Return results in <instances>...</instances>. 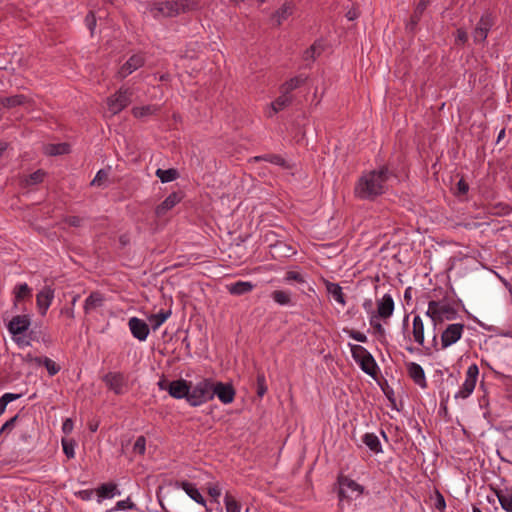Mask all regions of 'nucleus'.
Masks as SVG:
<instances>
[{"instance_id": "55", "label": "nucleus", "mask_w": 512, "mask_h": 512, "mask_svg": "<svg viewBox=\"0 0 512 512\" xmlns=\"http://www.w3.org/2000/svg\"><path fill=\"white\" fill-rule=\"evenodd\" d=\"M85 22L88 29L91 31V33H93L94 28L96 26V19L92 12L86 16Z\"/></svg>"}, {"instance_id": "49", "label": "nucleus", "mask_w": 512, "mask_h": 512, "mask_svg": "<svg viewBox=\"0 0 512 512\" xmlns=\"http://www.w3.org/2000/svg\"><path fill=\"white\" fill-rule=\"evenodd\" d=\"M344 332L347 333L350 338H352L358 342L366 343L368 341L367 336L362 332L352 330V329H345Z\"/></svg>"}, {"instance_id": "15", "label": "nucleus", "mask_w": 512, "mask_h": 512, "mask_svg": "<svg viewBox=\"0 0 512 512\" xmlns=\"http://www.w3.org/2000/svg\"><path fill=\"white\" fill-rule=\"evenodd\" d=\"M394 312V300L390 294H385L381 299L377 300V317L387 320Z\"/></svg>"}, {"instance_id": "48", "label": "nucleus", "mask_w": 512, "mask_h": 512, "mask_svg": "<svg viewBox=\"0 0 512 512\" xmlns=\"http://www.w3.org/2000/svg\"><path fill=\"white\" fill-rule=\"evenodd\" d=\"M284 280L287 283H291V282L304 283L305 282L303 275L297 271H288L285 275Z\"/></svg>"}, {"instance_id": "18", "label": "nucleus", "mask_w": 512, "mask_h": 512, "mask_svg": "<svg viewBox=\"0 0 512 512\" xmlns=\"http://www.w3.org/2000/svg\"><path fill=\"white\" fill-rule=\"evenodd\" d=\"M175 486L182 489L196 503L202 506H206V500L195 486V484L188 481H177Z\"/></svg>"}, {"instance_id": "2", "label": "nucleus", "mask_w": 512, "mask_h": 512, "mask_svg": "<svg viewBox=\"0 0 512 512\" xmlns=\"http://www.w3.org/2000/svg\"><path fill=\"white\" fill-rule=\"evenodd\" d=\"M425 314L431 319L435 330L437 326L441 325L443 322L455 320L458 312L448 301L431 300L428 302V308Z\"/></svg>"}, {"instance_id": "47", "label": "nucleus", "mask_w": 512, "mask_h": 512, "mask_svg": "<svg viewBox=\"0 0 512 512\" xmlns=\"http://www.w3.org/2000/svg\"><path fill=\"white\" fill-rule=\"evenodd\" d=\"M208 494L214 499L215 502H218V498L221 495L222 489L219 483L208 484L207 486Z\"/></svg>"}, {"instance_id": "6", "label": "nucleus", "mask_w": 512, "mask_h": 512, "mask_svg": "<svg viewBox=\"0 0 512 512\" xmlns=\"http://www.w3.org/2000/svg\"><path fill=\"white\" fill-rule=\"evenodd\" d=\"M213 399V381L208 378L199 380L191 385L188 395V404L192 407L200 406Z\"/></svg>"}, {"instance_id": "36", "label": "nucleus", "mask_w": 512, "mask_h": 512, "mask_svg": "<svg viewBox=\"0 0 512 512\" xmlns=\"http://www.w3.org/2000/svg\"><path fill=\"white\" fill-rule=\"evenodd\" d=\"M69 152V145L66 143L48 144L45 146V153L51 156L62 155Z\"/></svg>"}, {"instance_id": "5", "label": "nucleus", "mask_w": 512, "mask_h": 512, "mask_svg": "<svg viewBox=\"0 0 512 512\" xmlns=\"http://www.w3.org/2000/svg\"><path fill=\"white\" fill-rule=\"evenodd\" d=\"M354 361L360 366L363 372L375 378L379 371L378 365L372 354L363 346L348 344Z\"/></svg>"}, {"instance_id": "10", "label": "nucleus", "mask_w": 512, "mask_h": 512, "mask_svg": "<svg viewBox=\"0 0 512 512\" xmlns=\"http://www.w3.org/2000/svg\"><path fill=\"white\" fill-rule=\"evenodd\" d=\"M339 485V497L341 500L344 498L357 499L364 492V487L362 485L348 477L340 478Z\"/></svg>"}, {"instance_id": "33", "label": "nucleus", "mask_w": 512, "mask_h": 512, "mask_svg": "<svg viewBox=\"0 0 512 512\" xmlns=\"http://www.w3.org/2000/svg\"><path fill=\"white\" fill-rule=\"evenodd\" d=\"M272 299L281 306L292 305V294L290 291L275 290L271 293Z\"/></svg>"}, {"instance_id": "53", "label": "nucleus", "mask_w": 512, "mask_h": 512, "mask_svg": "<svg viewBox=\"0 0 512 512\" xmlns=\"http://www.w3.org/2000/svg\"><path fill=\"white\" fill-rule=\"evenodd\" d=\"M17 419L18 416L16 415L9 419L8 421H6L0 429V435L10 432L14 428Z\"/></svg>"}, {"instance_id": "11", "label": "nucleus", "mask_w": 512, "mask_h": 512, "mask_svg": "<svg viewBox=\"0 0 512 512\" xmlns=\"http://www.w3.org/2000/svg\"><path fill=\"white\" fill-rule=\"evenodd\" d=\"M106 386L115 394H123L127 391V379L120 372H109L103 377Z\"/></svg>"}, {"instance_id": "39", "label": "nucleus", "mask_w": 512, "mask_h": 512, "mask_svg": "<svg viewBox=\"0 0 512 512\" xmlns=\"http://www.w3.org/2000/svg\"><path fill=\"white\" fill-rule=\"evenodd\" d=\"M35 361L39 365H44L51 376L57 374L60 370V367L50 358H36Z\"/></svg>"}, {"instance_id": "8", "label": "nucleus", "mask_w": 512, "mask_h": 512, "mask_svg": "<svg viewBox=\"0 0 512 512\" xmlns=\"http://www.w3.org/2000/svg\"><path fill=\"white\" fill-rule=\"evenodd\" d=\"M479 375V368L476 364H472L468 367L465 375V380L458 392L455 393L454 399H467L474 391Z\"/></svg>"}, {"instance_id": "24", "label": "nucleus", "mask_w": 512, "mask_h": 512, "mask_svg": "<svg viewBox=\"0 0 512 512\" xmlns=\"http://www.w3.org/2000/svg\"><path fill=\"white\" fill-rule=\"evenodd\" d=\"M495 495L505 512H512V489L503 488L495 490Z\"/></svg>"}, {"instance_id": "44", "label": "nucleus", "mask_w": 512, "mask_h": 512, "mask_svg": "<svg viewBox=\"0 0 512 512\" xmlns=\"http://www.w3.org/2000/svg\"><path fill=\"white\" fill-rule=\"evenodd\" d=\"M43 178H44V172L41 170H38V171L30 174L29 176H27L24 181L27 186H31V185H36V184L42 182Z\"/></svg>"}, {"instance_id": "31", "label": "nucleus", "mask_w": 512, "mask_h": 512, "mask_svg": "<svg viewBox=\"0 0 512 512\" xmlns=\"http://www.w3.org/2000/svg\"><path fill=\"white\" fill-rule=\"evenodd\" d=\"M14 305L17 306L20 301L30 298L32 295L31 288L26 283H20L14 288Z\"/></svg>"}, {"instance_id": "9", "label": "nucleus", "mask_w": 512, "mask_h": 512, "mask_svg": "<svg viewBox=\"0 0 512 512\" xmlns=\"http://www.w3.org/2000/svg\"><path fill=\"white\" fill-rule=\"evenodd\" d=\"M134 91L129 88H121L115 95L107 101L109 111L115 115L121 112L131 101Z\"/></svg>"}, {"instance_id": "22", "label": "nucleus", "mask_w": 512, "mask_h": 512, "mask_svg": "<svg viewBox=\"0 0 512 512\" xmlns=\"http://www.w3.org/2000/svg\"><path fill=\"white\" fill-rule=\"evenodd\" d=\"M181 199L182 197L179 193H171L161 204L156 207V215L159 217L165 215L169 210L175 207L181 201Z\"/></svg>"}, {"instance_id": "51", "label": "nucleus", "mask_w": 512, "mask_h": 512, "mask_svg": "<svg viewBox=\"0 0 512 512\" xmlns=\"http://www.w3.org/2000/svg\"><path fill=\"white\" fill-rule=\"evenodd\" d=\"M146 450V439L144 436H139L133 446V451L140 455H143Z\"/></svg>"}, {"instance_id": "30", "label": "nucleus", "mask_w": 512, "mask_h": 512, "mask_svg": "<svg viewBox=\"0 0 512 512\" xmlns=\"http://www.w3.org/2000/svg\"><path fill=\"white\" fill-rule=\"evenodd\" d=\"M171 316V310L161 309L158 313L152 314L148 317L149 324L155 331Z\"/></svg>"}, {"instance_id": "64", "label": "nucleus", "mask_w": 512, "mask_h": 512, "mask_svg": "<svg viewBox=\"0 0 512 512\" xmlns=\"http://www.w3.org/2000/svg\"><path fill=\"white\" fill-rule=\"evenodd\" d=\"M6 149H7V144L4 142H0V157L3 155V153L6 151Z\"/></svg>"}, {"instance_id": "4", "label": "nucleus", "mask_w": 512, "mask_h": 512, "mask_svg": "<svg viewBox=\"0 0 512 512\" xmlns=\"http://www.w3.org/2000/svg\"><path fill=\"white\" fill-rule=\"evenodd\" d=\"M464 328V324L461 323L448 324L440 335V346L438 342V335L434 333L432 337V346L434 350H445L457 343L463 336Z\"/></svg>"}, {"instance_id": "37", "label": "nucleus", "mask_w": 512, "mask_h": 512, "mask_svg": "<svg viewBox=\"0 0 512 512\" xmlns=\"http://www.w3.org/2000/svg\"><path fill=\"white\" fill-rule=\"evenodd\" d=\"M226 512H241V504L230 493H226L224 497Z\"/></svg>"}, {"instance_id": "17", "label": "nucleus", "mask_w": 512, "mask_h": 512, "mask_svg": "<svg viewBox=\"0 0 512 512\" xmlns=\"http://www.w3.org/2000/svg\"><path fill=\"white\" fill-rule=\"evenodd\" d=\"M493 25V20L490 14H485L478 22L473 37L476 42H482L486 39L490 28Z\"/></svg>"}, {"instance_id": "12", "label": "nucleus", "mask_w": 512, "mask_h": 512, "mask_svg": "<svg viewBox=\"0 0 512 512\" xmlns=\"http://www.w3.org/2000/svg\"><path fill=\"white\" fill-rule=\"evenodd\" d=\"M128 327L134 338L139 341H145L149 335L148 324L137 317H132L128 321Z\"/></svg>"}, {"instance_id": "35", "label": "nucleus", "mask_w": 512, "mask_h": 512, "mask_svg": "<svg viewBox=\"0 0 512 512\" xmlns=\"http://www.w3.org/2000/svg\"><path fill=\"white\" fill-rule=\"evenodd\" d=\"M156 176L161 180L162 183H168L176 180L179 176V173L176 169H157Z\"/></svg>"}, {"instance_id": "50", "label": "nucleus", "mask_w": 512, "mask_h": 512, "mask_svg": "<svg viewBox=\"0 0 512 512\" xmlns=\"http://www.w3.org/2000/svg\"><path fill=\"white\" fill-rule=\"evenodd\" d=\"M379 319L380 318L377 317V315L375 313H373L370 316L369 322H370V325L373 327V329L375 330L376 333L383 335L385 333V329L382 326V324L379 322Z\"/></svg>"}, {"instance_id": "3", "label": "nucleus", "mask_w": 512, "mask_h": 512, "mask_svg": "<svg viewBox=\"0 0 512 512\" xmlns=\"http://www.w3.org/2000/svg\"><path fill=\"white\" fill-rule=\"evenodd\" d=\"M191 6L192 4L188 0L153 2L149 4L148 11L152 17L158 19L177 16L182 12L190 10Z\"/></svg>"}, {"instance_id": "16", "label": "nucleus", "mask_w": 512, "mask_h": 512, "mask_svg": "<svg viewBox=\"0 0 512 512\" xmlns=\"http://www.w3.org/2000/svg\"><path fill=\"white\" fill-rule=\"evenodd\" d=\"M30 318L28 315H17L8 323V331L13 335L24 333L30 327Z\"/></svg>"}, {"instance_id": "52", "label": "nucleus", "mask_w": 512, "mask_h": 512, "mask_svg": "<svg viewBox=\"0 0 512 512\" xmlns=\"http://www.w3.org/2000/svg\"><path fill=\"white\" fill-rule=\"evenodd\" d=\"M108 178V172L105 170H99L91 181V185L93 186H101Z\"/></svg>"}, {"instance_id": "59", "label": "nucleus", "mask_w": 512, "mask_h": 512, "mask_svg": "<svg viewBox=\"0 0 512 512\" xmlns=\"http://www.w3.org/2000/svg\"><path fill=\"white\" fill-rule=\"evenodd\" d=\"M467 38H468L467 33H466L464 30L459 29V30L457 31V38H456V41H457L458 43H461V44L465 43V42H466V40H467Z\"/></svg>"}, {"instance_id": "32", "label": "nucleus", "mask_w": 512, "mask_h": 512, "mask_svg": "<svg viewBox=\"0 0 512 512\" xmlns=\"http://www.w3.org/2000/svg\"><path fill=\"white\" fill-rule=\"evenodd\" d=\"M363 443L374 453L382 452V445L378 436L374 433H366L363 436Z\"/></svg>"}, {"instance_id": "63", "label": "nucleus", "mask_w": 512, "mask_h": 512, "mask_svg": "<svg viewBox=\"0 0 512 512\" xmlns=\"http://www.w3.org/2000/svg\"><path fill=\"white\" fill-rule=\"evenodd\" d=\"M458 186H459V190L463 193H465L468 190V186L463 181H460L458 183Z\"/></svg>"}, {"instance_id": "45", "label": "nucleus", "mask_w": 512, "mask_h": 512, "mask_svg": "<svg viewBox=\"0 0 512 512\" xmlns=\"http://www.w3.org/2000/svg\"><path fill=\"white\" fill-rule=\"evenodd\" d=\"M63 452L68 458L75 457V443L72 440H62Z\"/></svg>"}, {"instance_id": "43", "label": "nucleus", "mask_w": 512, "mask_h": 512, "mask_svg": "<svg viewBox=\"0 0 512 512\" xmlns=\"http://www.w3.org/2000/svg\"><path fill=\"white\" fill-rule=\"evenodd\" d=\"M304 81L305 79L300 76L294 77L281 86V92L290 95V92L299 87Z\"/></svg>"}, {"instance_id": "25", "label": "nucleus", "mask_w": 512, "mask_h": 512, "mask_svg": "<svg viewBox=\"0 0 512 512\" xmlns=\"http://www.w3.org/2000/svg\"><path fill=\"white\" fill-rule=\"evenodd\" d=\"M104 297L99 292L91 293L84 302V311L89 314L103 306Z\"/></svg>"}, {"instance_id": "7", "label": "nucleus", "mask_w": 512, "mask_h": 512, "mask_svg": "<svg viewBox=\"0 0 512 512\" xmlns=\"http://www.w3.org/2000/svg\"><path fill=\"white\" fill-rule=\"evenodd\" d=\"M161 390L168 391L169 395L175 399H186L188 402V395L191 389V383L184 379L167 381L162 379L158 382Z\"/></svg>"}, {"instance_id": "60", "label": "nucleus", "mask_w": 512, "mask_h": 512, "mask_svg": "<svg viewBox=\"0 0 512 512\" xmlns=\"http://www.w3.org/2000/svg\"><path fill=\"white\" fill-rule=\"evenodd\" d=\"M363 308L366 310L367 313H371V315L375 313V311H373V302L371 299H367L364 301Z\"/></svg>"}, {"instance_id": "54", "label": "nucleus", "mask_w": 512, "mask_h": 512, "mask_svg": "<svg viewBox=\"0 0 512 512\" xmlns=\"http://www.w3.org/2000/svg\"><path fill=\"white\" fill-rule=\"evenodd\" d=\"M95 493V490H92V489H85V490H80L76 493V496L78 498H80L81 500H84V501H89L92 499L93 497V494Z\"/></svg>"}, {"instance_id": "26", "label": "nucleus", "mask_w": 512, "mask_h": 512, "mask_svg": "<svg viewBox=\"0 0 512 512\" xmlns=\"http://www.w3.org/2000/svg\"><path fill=\"white\" fill-rule=\"evenodd\" d=\"M291 102V96L285 92H281V95L271 103L267 110V116L273 117L277 112L284 109Z\"/></svg>"}, {"instance_id": "1", "label": "nucleus", "mask_w": 512, "mask_h": 512, "mask_svg": "<svg viewBox=\"0 0 512 512\" xmlns=\"http://www.w3.org/2000/svg\"><path fill=\"white\" fill-rule=\"evenodd\" d=\"M392 173L387 167L364 173L356 182L354 193L361 200H373L385 193L388 188Z\"/></svg>"}, {"instance_id": "21", "label": "nucleus", "mask_w": 512, "mask_h": 512, "mask_svg": "<svg viewBox=\"0 0 512 512\" xmlns=\"http://www.w3.org/2000/svg\"><path fill=\"white\" fill-rule=\"evenodd\" d=\"M144 63V59L141 55H132L129 60L120 68L118 74L121 78H125L130 75L133 71L141 67Z\"/></svg>"}, {"instance_id": "34", "label": "nucleus", "mask_w": 512, "mask_h": 512, "mask_svg": "<svg viewBox=\"0 0 512 512\" xmlns=\"http://www.w3.org/2000/svg\"><path fill=\"white\" fill-rule=\"evenodd\" d=\"M293 11V6L289 3H285L273 16V21L276 25H281Z\"/></svg>"}, {"instance_id": "40", "label": "nucleus", "mask_w": 512, "mask_h": 512, "mask_svg": "<svg viewBox=\"0 0 512 512\" xmlns=\"http://www.w3.org/2000/svg\"><path fill=\"white\" fill-rule=\"evenodd\" d=\"M323 50V45L320 42H315L310 48L304 52V60L313 61L316 56L320 55Z\"/></svg>"}, {"instance_id": "42", "label": "nucleus", "mask_w": 512, "mask_h": 512, "mask_svg": "<svg viewBox=\"0 0 512 512\" xmlns=\"http://www.w3.org/2000/svg\"><path fill=\"white\" fill-rule=\"evenodd\" d=\"M430 4V0H419V2L416 5L414 14L411 18V26H414L417 24V22L420 19V16L424 12V10L428 7Z\"/></svg>"}, {"instance_id": "56", "label": "nucleus", "mask_w": 512, "mask_h": 512, "mask_svg": "<svg viewBox=\"0 0 512 512\" xmlns=\"http://www.w3.org/2000/svg\"><path fill=\"white\" fill-rule=\"evenodd\" d=\"M19 397H20L19 394L5 393L2 397H0V399L5 404V406H7L8 403H10L14 400H17Z\"/></svg>"}, {"instance_id": "61", "label": "nucleus", "mask_w": 512, "mask_h": 512, "mask_svg": "<svg viewBox=\"0 0 512 512\" xmlns=\"http://www.w3.org/2000/svg\"><path fill=\"white\" fill-rule=\"evenodd\" d=\"M436 507L438 509H444L445 508V501H444V498L441 495H439L438 501L436 503Z\"/></svg>"}, {"instance_id": "19", "label": "nucleus", "mask_w": 512, "mask_h": 512, "mask_svg": "<svg viewBox=\"0 0 512 512\" xmlns=\"http://www.w3.org/2000/svg\"><path fill=\"white\" fill-rule=\"evenodd\" d=\"M406 366L408 374L413 379V381L421 388H426L427 381L425 377V372L421 365L415 362H409L406 364Z\"/></svg>"}, {"instance_id": "20", "label": "nucleus", "mask_w": 512, "mask_h": 512, "mask_svg": "<svg viewBox=\"0 0 512 512\" xmlns=\"http://www.w3.org/2000/svg\"><path fill=\"white\" fill-rule=\"evenodd\" d=\"M97 502L101 503L104 499H110L120 495L117 485L114 483H104L95 489Z\"/></svg>"}, {"instance_id": "41", "label": "nucleus", "mask_w": 512, "mask_h": 512, "mask_svg": "<svg viewBox=\"0 0 512 512\" xmlns=\"http://www.w3.org/2000/svg\"><path fill=\"white\" fill-rule=\"evenodd\" d=\"M255 160H265L275 165L289 169L291 166L286 162L284 158L279 155H265L255 157Z\"/></svg>"}, {"instance_id": "23", "label": "nucleus", "mask_w": 512, "mask_h": 512, "mask_svg": "<svg viewBox=\"0 0 512 512\" xmlns=\"http://www.w3.org/2000/svg\"><path fill=\"white\" fill-rule=\"evenodd\" d=\"M424 332L425 327L422 318L419 315L414 316L412 324V335L414 341L421 346H424L425 343Z\"/></svg>"}, {"instance_id": "57", "label": "nucleus", "mask_w": 512, "mask_h": 512, "mask_svg": "<svg viewBox=\"0 0 512 512\" xmlns=\"http://www.w3.org/2000/svg\"><path fill=\"white\" fill-rule=\"evenodd\" d=\"M62 430L64 433L69 434L73 430V422L71 419H66L62 425Z\"/></svg>"}, {"instance_id": "58", "label": "nucleus", "mask_w": 512, "mask_h": 512, "mask_svg": "<svg viewBox=\"0 0 512 512\" xmlns=\"http://www.w3.org/2000/svg\"><path fill=\"white\" fill-rule=\"evenodd\" d=\"M258 383H259L258 395L259 396H263L265 394V392H266V387L263 385V383H264V376L263 375L258 376Z\"/></svg>"}, {"instance_id": "29", "label": "nucleus", "mask_w": 512, "mask_h": 512, "mask_svg": "<svg viewBox=\"0 0 512 512\" xmlns=\"http://www.w3.org/2000/svg\"><path fill=\"white\" fill-rule=\"evenodd\" d=\"M254 288V284L249 281H238L227 286L228 291L233 295H243Z\"/></svg>"}, {"instance_id": "38", "label": "nucleus", "mask_w": 512, "mask_h": 512, "mask_svg": "<svg viewBox=\"0 0 512 512\" xmlns=\"http://www.w3.org/2000/svg\"><path fill=\"white\" fill-rule=\"evenodd\" d=\"M157 107L155 105H147L142 107H134L132 113L136 118H144L155 114Z\"/></svg>"}, {"instance_id": "14", "label": "nucleus", "mask_w": 512, "mask_h": 512, "mask_svg": "<svg viewBox=\"0 0 512 512\" xmlns=\"http://www.w3.org/2000/svg\"><path fill=\"white\" fill-rule=\"evenodd\" d=\"M214 396H217L223 404H229L234 400L235 391L230 384L213 382V397Z\"/></svg>"}, {"instance_id": "28", "label": "nucleus", "mask_w": 512, "mask_h": 512, "mask_svg": "<svg viewBox=\"0 0 512 512\" xmlns=\"http://www.w3.org/2000/svg\"><path fill=\"white\" fill-rule=\"evenodd\" d=\"M326 289L329 295L341 306L346 305V300L344 293L342 291V287L337 283L328 282L326 284Z\"/></svg>"}, {"instance_id": "27", "label": "nucleus", "mask_w": 512, "mask_h": 512, "mask_svg": "<svg viewBox=\"0 0 512 512\" xmlns=\"http://www.w3.org/2000/svg\"><path fill=\"white\" fill-rule=\"evenodd\" d=\"M27 100V97L22 94L2 98L0 99V109L2 111L3 109H11L17 106H21L24 105Z\"/></svg>"}, {"instance_id": "62", "label": "nucleus", "mask_w": 512, "mask_h": 512, "mask_svg": "<svg viewBox=\"0 0 512 512\" xmlns=\"http://www.w3.org/2000/svg\"><path fill=\"white\" fill-rule=\"evenodd\" d=\"M347 18L349 20H354L358 17V14L355 12V11H349L347 14H346Z\"/></svg>"}, {"instance_id": "13", "label": "nucleus", "mask_w": 512, "mask_h": 512, "mask_svg": "<svg viewBox=\"0 0 512 512\" xmlns=\"http://www.w3.org/2000/svg\"><path fill=\"white\" fill-rule=\"evenodd\" d=\"M54 299V290L50 286L43 287L36 295L37 308L41 315H45Z\"/></svg>"}, {"instance_id": "46", "label": "nucleus", "mask_w": 512, "mask_h": 512, "mask_svg": "<svg viewBox=\"0 0 512 512\" xmlns=\"http://www.w3.org/2000/svg\"><path fill=\"white\" fill-rule=\"evenodd\" d=\"M135 504L130 500V498H127L125 500H120L116 503L114 508L111 509L112 511H120V510H130L134 509Z\"/></svg>"}]
</instances>
